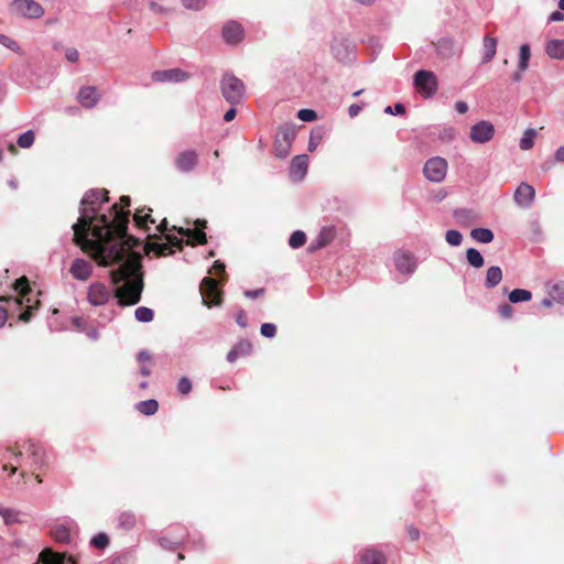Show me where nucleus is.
Returning <instances> with one entry per match:
<instances>
[{"label": "nucleus", "mask_w": 564, "mask_h": 564, "mask_svg": "<svg viewBox=\"0 0 564 564\" xmlns=\"http://www.w3.org/2000/svg\"><path fill=\"white\" fill-rule=\"evenodd\" d=\"M502 280V270L498 265H491L487 269L485 285L487 289H494Z\"/></svg>", "instance_id": "25"}, {"label": "nucleus", "mask_w": 564, "mask_h": 564, "mask_svg": "<svg viewBox=\"0 0 564 564\" xmlns=\"http://www.w3.org/2000/svg\"><path fill=\"white\" fill-rule=\"evenodd\" d=\"M203 303L208 307L219 305L220 296L217 291V281L212 278H204L200 283Z\"/></svg>", "instance_id": "13"}, {"label": "nucleus", "mask_w": 564, "mask_h": 564, "mask_svg": "<svg viewBox=\"0 0 564 564\" xmlns=\"http://www.w3.org/2000/svg\"><path fill=\"white\" fill-rule=\"evenodd\" d=\"M206 221L205 220H196V228H176L175 226L173 229L177 230L178 234L182 236L181 239H177L176 237H172L171 235H166L169 241L175 246H180L181 242L186 239L187 243H205L206 242V234L203 231V227H205Z\"/></svg>", "instance_id": "5"}, {"label": "nucleus", "mask_w": 564, "mask_h": 564, "mask_svg": "<svg viewBox=\"0 0 564 564\" xmlns=\"http://www.w3.org/2000/svg\"><path fill=\"white\" fill-rule=\"evenodd\" d=\"M414 86L424 97H432L436 94L438 84L435 74L431 70L420 69L414 74Z\"/></svg>", "instance_id": "8"}, {"label": "nucleus", "mask_w": 564, "mask_h": 564, "mask_svg": "<svg viewBox=\"0 0 564 564\" xmlns=\"http://www.w3.org/2000/svg\"><path fill=\"white\" fill-rule=\"evenodd\" d=\"M469 135L475 143L489 142L495 135V127L490 121L480 120L470 127Z\"/></svg>", "instance_id": "11"}, {"label": "nucleus", "mask_w": 564, "mask_h": 564, "mask_svg": "<svg viewBox=\"0 0 564 564\" xmlns=\"http://www.w3.org/2000/svg\"><path fill=\"white\" fill-rule=\"evenodd\" d=\"M14 290L19 292V296L14 299L0 297V302H4L17 307L24 306L26 310L20 314L19 319L28 323L31 318V311L35 310L39 304L36 295L32 294L30 286L28 285L26 279L22 278L17 280Z\"/></svg>", "instance_id": "2"}, {"label": "nucleus", "mask_w": 564, "mask_h": 564, "mask_svg": "<svg viewBox=\"0 0 564 564\" xmlns=\"http://www.w3.org/2000/svg\"><path fill=\"white\" fill-rule=\"evenodd\" d=\"M223 40L229 45H237L243 40L245 30L237 21H228L221 30Z\"/></svg>", "instance_id": "14"}, {"label": "nucleus", "mask_w": 564, "mask_h": 564, "mask_svg": "<svg viewBox=\"0 0 564 564\" xmlns=\"http://www.w3.org/2000/svg\"><path fill=\"white\" fill-rule=\"evenodd\" d=\"M10 11L19 17L39 19L44 15V8L34 0H13Z\"/></svg>", "instance_id": "6"}, {"label": "nucleus", "mask_w": 564, "mask_h": 564, "mask_svg": "<svg viewBox=\"0 0 564 564\" xmlns=\"http://www.w3.org/2000/svg\"><path fill=\"white\" fill-rule=\"evenodd\" d=\"M0 517L6 524H14L21 522V513L13 508L0 507Z\"/></svg>", "instance_id": "28"}, {"label": "nucleus", "mask_w": 564, "mask_h": 564, "mask_svg": "<svg viewBox=\"0 0 564 564\" xmlns=\"http://www.w3.org/2000/svg\"><path fill=\"white\" fill-rule=\"evenodd\" d=\"M321 138H322L321 134H318L317 137H315L314 133L311 134V138L308 141V151L310 152H313L317 148Z\"/></svg>", "instance_id": "60"}, {"label": "nucleus", "mask_w": 564, "mask_h": 564, "mask_svg": "<svg viewBox=\"0 0 564 564\" xmlns=\"http://www.w3.org/2000/svg\"><path fill=\"white\" fill-rule=\"evenodd\" d=\"M22 456V452H14L12 448H7L6 449V454L3 455L2 459H9V458H14V460H19V458Z\"/></svg>", "instance_id": "58"}, {"label": "nucleus", "mask_w": 564, "mask_h": 564, "mask_svg": "<svg viewBox=\"0 0 564 564\" xmlns=\"http://www.w3.org/2000/svg\"><path fill=\"white\" fill-rule=\"evenodd\" d=\"M111 296V288L102 282H94L87 289V301L93 306H102L107 304Z\"/></svg>", "instance_id": "9"}, {"label": "nucleus", "mask_w": 564, "mask_h": 564, "mask_svg": "<svg viewBox=\"0 0 564 564\" xmlns=\"http://www.w3.org/2000/svg\"><path fill=\"white\" fill-rule=\"evenodd\" d=\"M86 336L93 340V341H96L99 339V332L97 328L95 327H90V328H87V330L85 332Z\"/></svg>", "instance_id": "61"}, {"label": "nucleus", "mask_w": 564, "mask_h": 564, "mask_svg": "<svg viewBox=\"0 0 564 564\" xmlns=\"http://www.w3.org/2000/svg\"><path fill=\"white\" fill-rule=\"evenodd\" d=\"M438 54L449 57L454 54V42L451 39H442L437 43Z\"/></svg>", "instance_id": "35"}, {"label": "nucleus", "mask_w": 564, "mask_h": 564, "mask_svg": "<svg viewBox=\"0 0 564 564\" xmlns=\"http://www.w3.org/2000/svg\"><path fill=\"white\" fill-rule=\"evenodd\" d=\"M134 223L142 228H148L149 224H154L155 220L152 218L150 213L142 215L141 210H138L133 216Z\"/></svg>", "instance_id": "38"}, {"label": "nucleus", "mask_w": 564, "mask_h": 564, "mask_svg": "<svg viewBox=\"0 0 564 564\" xmlns=\"http://www.w3.org/2000/svg\"><path fill=\"white\" fill-rule=\"evenodd\" d=\"M34 132L28 130L18 138V144L22 149H28L34 143Z\"/></svg>", "instance_id": "42"}, {"label": "nucleus", "mask_w": 564, "mask_h": 564, "mask_svg": "<svg viewBox=\"0 0 564 564\" xmlns=\"http://www.w3.org/2000/svg\"><path fill=\"white\" fill-rule=\"evenodd\" d=\"M531 57V48L529 44H522L519 48V61L518 68L527 70L529 68V62Z\"/></svg>", "instance_id": "31"}, {"label": "nucleus", "mask_w": 564, "mask_h": 564, "mask_svg": "<svg viewBox=\"0 0 564 564\" xmlns=\"http://www.w3.org/2000/svg\"><path fill=\"white\" fill-rule=\"evenodd\" d=\"M529 230L535 241H539L543 236L542 225L539 218L529 221Z\"/></svg>", "instance_id": "41"}, {"label": "nucleus", "mask_w": 564, "mask_h": 564, "mask_svg": "<svg viewBox=\"0 0 564 564\" xmlns=\"http://www.w3.org/2000/svg\"><path fill=\"white\" fill-rule=\"evenodd\" d=\"M55 538L58 541H67L69 539V531L65 527H57L55 530Z\"/></svg>", "instance_id": "55"}, {"label": "nucleus", "mask_w": 564, "mask_h": 564, "mask_svg": "<svg viewBox=\"0 0 564 564\" xmlns=\"http://www.w3.org/2000/svg\"><path fill=\"white\" fill-rule=\"evenodd\" d=\"M445 240L449 246L458 247L463 241V235L456 229H449L445 234Z\"/></svg>", "instance_id": "40"}, {"label": "nucleus", "mask_w": 564, "mask_h": 564, "mask_svg": "<svg viewBox=\"0 0 564 564\" xmlns=\"http://www.w3.org/2000/svg\"><path fill=\"white\" fill-rule=\"evenodd\" d=\"M531 297V292L524 289H514L509 293V301L511 303L528 302Z\"/></svg>", "instance_id": "34"}, {"label": "nucleus", "mask_w": 564, "mask_h": 564, "mask_svg": "<svg viewBox=\"0 0 564 564\" xmlns=\"http://www.w3.org/2000/svg\"><path fill=\"white\" fill-rule=\"evenodd\" d=\"M384 112L390 115H402L405 112V107L403 104L397 102L393 106H387L384 108Z\"/></svg>", "instance_id": "51"}, {"label": "nucleus", "mask_w": 564, "mask_h": 564, "mask_svg": "<svg viewBox=\"0 0 564 564\" xmlns=\"http://www.w3.org/2000/svg\"><path fill=\"white\" fill-rule=\"evenodd\" d=\"M108 202L106 189H90L80 200L78 220L73 224L74 241L88 252L99 265L119 264L112 271L115 283L123 282L116 296L121 305H134L141 299L143 281L140 261L127 236L128 213L113 204L108 213L102 205Z\"/></svg>", "instance_id": "1"}, {"label": "nucleus", "mask_w": 564, "mask_h": 564, "mask_svg": "<svg viewBox=\"0 0 564 564\" xmlns=\"http://www.w3.org/2000/svg\"><path fill=\"white\" fill-rule=\"evenodd\" d=\"M545 52L553 59H564V40L549 41L545 44Z\"/></svg>", "instance_id": "24"}, {"label": "nucleus", "mask_w": 564, "mask_h": 564, "mask_svg": "<svg viewBox=\"0 0 564 564\" xmlns=\"http://www.w3.org/2000/svg\"><path fill=\"white\" fill-rule=\"evenodd\" d=\"M198 163V155L194 150L181 152L175 159V166L180 172L189 173Z\"/></svg>", "instance_id": "17"}, {"label": "nucleus", "mask_w": 564, "mask_h": 564, "mask_svg": "<svg viewBox=\"0 0 564 564\" xmlns=\"http://www.w3.org/2000/svg\"><path fill=\"white\" fill-rule=\"evenodd\" d=\"M550 296L557 303L564 305V282L556 283L551 288Z\"/></svg>", "instance_id": "39"}, {"label": "nucleus", "mask_w": 564, "mask_h": 564, "mask_svg": "<svg viewBox=\"0 0 564 564\" xmlns=\"http://www.w3.org/2000/svg\"><path fill=\"white\" fill-rule=\"evenodd\" d=\"M360 110H361V107H360L359 105H357V104H352V105H350V106H349V108H348V113H349V116H350L351 118H354V117L358 116V113L360 112Z\"/></svg>", "instance_id": "64"}, {"label": "nucleus", "mask_w": 564, "mask_h": 564, "mask_svg": "<svg viewBox=\"0 0 564 564\" xmlns=\"http://www.w3.org/2000/svg\"><path fill=\"white\" fill-rule=\"evenodd\" d=\"M456 138V130L455 128L448 126L444 127L440 130L438 139L442 142L449 143Z\"/></svg>", "instance_id": "43"}, {"label": "nucleus", "mask_w": 564, "mask_h": 564, "mask_svg": "<svg viewBox=\"0 0 564 564\" xmlns=\"http://www.w3.org/2000/svg\"><path fill=\"white\" fill-rule=\"evenodd\" d=\"M470 237L480 243H489L494 240V232L488 228H475L470 231Z\"/></svg>", "instance_id": "27"}, {"label": "nucleus", "mask_w": 564, "mask_h": 564, "mask_svg": "<svg viewBox=\"0 0 564 564\" xmlns=\"http://www.w3.org/2000/svg\"><path fill=\"white\" fill-rule=\"evenodd\" d=\"M134 317L140 323H149L153 319L154 313L149 307L140 306L134 311Z\"/></svg>", "instance_id": "36"}, {"label": "nucleus", "mask_w": 564, "mask_h": 564, "mask_svg": "<svg viewBox=\"0 0 564 564\" xmlns=\"http://www.w3.org/2000/svg\"><path fill=\"white\" fill-rule=\"evenodd\" d=\"M349 43L347 41L335 42L332 45L333 55L338 61H345L349 57Z\"/></svg>", "instance_id": "29"}, {"label": "nucleus", "mask_w": 564, "mask_h": 564, "mask_svg": "<svg viewBox=\"0 0 564 564\" xmlns=\"http://www.w3.org/2000/svg\"><path fill=\"white\" fill-rule=\"evenodd\" d=\"M555 162H564V144L561 145L554 153Z\"/></svg>", "instance_id": "63"}, {"label": "nucleus", "mask_w": 564, "mask_h": 564, "mask_svg": "<svg viewBox=\"0 0 564 564\" xmlns=\"http://www.w3.org/2000/svg\"><path fill=\"white\" fill-rule=\"evenodd\" d=\"M159 0H151L149 3L150 10L154 12L155 14H165L169 12V10L158 3Z\"/></svg>", "instance_id": "53"}, {"label": "nucleus", "mask_w": 564, "mask_h": 564, "mask_svg": "<svg viewBox=\"0 0 564 564\" xmlns=\"http://www.w3.org/2000/svg\"><path fill=\"white\" fill-rule=\"evenodd\" d=\"M316 112L312 109H301L297 112V118L302 121L310 122L316 119Z\"/></svg>", "instance_id": "50"}, {"label": "nucleus", "mask_w": 564, "mask_h": 564, "mask_svg": "<svg viewBox=\"0 0 564 564\" xmlns=\"http://www.w3.org/2000/svg\"><path fill=\"white\" fill-rule=\"evenodd\" d=\"M234 348L240 356L249 355L252 351V345L249 340H240Z\"/></svg>", "instance_id": "47"}, {"label": "nucleus", "mask_w": 564, "mask_h": 564, "mask_svg": "<svg viewBox=\"0 0 564 564\" xmlns=\"http://www.w3.org/2000/svg\"><path fill=\"white\" fill-rule=\"evenodd\" d=\"M295 135L296 128L293 123L280 126L274 139V154L276 158L285 159L290 154Z\"/></svg>", "instance_id": "4"}, {"label": "nucleus", "mask_w": 564, "mask_h": 564, "mask_svg": "<svg viewBox=\"0 0 564 564\" xmlns=\"http://www.w3.org/2000/svg\"><path fill=\"white\" fill-rule=\"evenodd\" d=\"M359 563L360 564H386L387 560L384 555L375 550V549H366L359 554Z\"/></svg>", "instance_id": "23"}, {"label": "nucleus", "mask_w": 564, "mask_h": 564, "mask_svg": "<svg viewBox=\"0 0 564 564\" xmlns=\"http://www.w3.org/2000/svg\"><path fill=\"white\" fill-rule=\"evenodd\" d=\"M535 130L533 128H528L524 132L522 138L520 139L519 147L523 151H528L533 148L534 145V137H535Z\"/></svg>", "instance_id": "33"}, {"label": "nucleus", "mask_w": 564, "mask_h": 564, "mask_svg": "<svg viewBox=\"0 0 564 564\" xmlns=\"http://www.w3.org/2000/svg\"><path fill=\"white\" fill-rule=\"evenodd\" d=\"M188 78L189 75L181 68L156 70L152 74V79L158 83H182Z\"/></svg>", "instance_id": "16"}, {"label": "nucleus", "mask_w": 564, "mask_h": 564, "mask_svg": "<svg viewBox=\"0 0 564 564\" xmlns=\"http://www.w3.org/2000/svg\"><path fill=\"white\" fill-rule=\"evenodd\" d=\"M393 262L399 273L412 275L417 267L415 257L406 251L398 250L393 254Z\"/></svg>", "instance_id": "10"}, {"label": "nucleus", "mask_w": 564, "mask_h": 564, "mask_svg": "<svg viewBox=\"0 0 564 564\" xmlns=\"http://www.w3.org/2000/svg\"><path fill=\"white\" fill-rule=\"evenodd\" d=\"M332 239H333V229L328 228V227H324L319 231V234L317 235L315 240L312 242L310 249L311 250H316V249L323 248L327 243H329Z\"/></svg>", "instance_id": "26"}, {"label": "nucleus", "mask_w": 564, "mask_h": 564, "mask_svg": "<svg viewBox=\"0 0 564 564\" xmlns=\"http://www.w3.org/2000/svg\"><path fill=\"white\" fill-rule=\"evenodd\" d=\"M159 409V403L154 399H149L145 401H140L137 404V410L141 412L144 415H152L154 414Z\"/></svg>", "instance_id": "32"}, {"label": "nucleus", "mask_w": 564, "mask_h": 564, "mask_svg": "<svg viewBox=\"0 0 564 564\" xmlns=\"http://www.w3.org/2000/svg\"><path fill=\"white\" fill-rule=\"evenodd\" d=\"M181 542H173V541H170L167 538H160L159 539V544L164 547V549H167V550H172L175 545H178Z\"/></svg>", "instance_id": "57"}, {"label": "nucleus", "mask_w": 564, "mask_h": 564, "mask_svg": "<svg viewBox=\"0 0 564 564\" xmlns=\"http://www.w3.org/2000/svg\"><path fill=\"white\" fill-rule=\"evenodd\" d=\"M260 333L263 337L273 338L276 334V327L272 323H263L261 325Z\"/></svg>", "instance_id": "48"}, {"label": "nucleus", "mask_w": 564, "mask_h": 564, "mask_svg": "<svg viewBox=\"0 0 564 564\" xmlns=\"http://www.w3.org/2000/svg\"><path fill=\"white\" fill-rule=\"evenodd\" d=\"M549 22H560L564 20V13L561 11H554L549 15Z\"/></svg>", "instance_id": "62"}, {"label": "nucleus", "mask_w": 564, "mask_h": 564, "mask_svg": "<svg viewBox=\"0 0 564 564\" xmlns=\"http://www.w3.org/2000/svg\"><path fill=\"white\" fill-rule=\"evenodd\" d=\"M514 203L523 209L530 208L535 199V189L532 185L521 182L513 194Z\"/></svg>", "instance_id": "12"}, {"label": "nucleus", "mask_w": 564, "mask_h": 564, "mask_svg": "<svg viewBox=\"0 0 564 564\" xmlns=\"http://www.w3.org/2000/svg\"><path fill=\"white\" fill-rule=\"evenodd\" d=\"M466 259L468 264L475 269L481 268L485 263L482 254L475 248L467 249Z\"/></svg>", "instance_id": "30"}, {"label": "nucleus", "mask_w": 564, "mask_h": 564, "mask_svg": "<svg viewBox=\"0 0 564 564\" xmlns=\"http://www.w3.org/2000/svg\"><path fill=\"white\" fill-rule=\"evenodd\" d=\"M177 390L181 394H187L192 390V382L188 378L182 377L177 383Z\"/></svg>", "instance_id": "49"}, {"label": "nucleus", "mask_w": 564, "mask_h": 564, "mask_svg": "<svg viewBox=\"0 0 564 564\" xmlns=\"http://www.w3.org/2000/svg\"><path fill=\"white\" fill-rule=\"evenodd\" d=\"M23 448L25 453L31 457L33 465L36 467H43L46 463V454L42 446L33 441H28Z\"/></svg>", "instance_id": "20"}, {"label": "nucleus", "mask_w": 564, "mask_h": 564, "mask_svg": "<svg viewBox=\"0 0 564 564\" xmlns=\"http://www.w3.org/2000/svg\"><path fill=\"white\" fill-rule=\"evenodd\" d=\"M236 322L237 324L241 327V328H246L247 327V316H246V313L245 311H239L236 315Z\"/></svg>", "instance_id": "59"}, {"label": "nucleus", "mask_w": 564, "mask_h": 564, "mask_svg": "<svg viewBox=\"0 0 564 564\" xmlns=\"http://www.w3.org/2000/svg\"><path fill=\"white\" fill-rule=\"evenodd\" d=\"M447 161L441 156H434L426 161L423 173L426 180L433 183H441L447 174Z\"/></svg>", "instance_id": "7"}, {"label": "nucleus", "mask_w": 564, "mask_h": 564, "mask_svg": "<svg viewBox=\"0 0 564 564\" xmlns=\"http://www.w3.org/2000/svg\"><path fill=\"white\" fill-rule=\"evenodd\" d=\"M182 6L191 11H200L206 7L207 0H181Z\"/></svg>", "instance_id": "44"}, {"label": "nucleus", "mask_w": 564, "mask_h": 564, "mask_svg": "<svg viewBox=\"0 0 564 564\" xmlns=\"http://www.w3.org/2000/svg\"><path fill=\"white\" fill-rule=\"evenodd\" d=\"M0 44L13 52L20 51L18 42L6 34H0Z\"/></svg>", "instance_id": "46"}, {"label": "nucleus", "mask_w": 564, "mask_h": 564, "mask_svg": "<svg viewBox=\"0 0 564 564\" xmlns=\"http://www.w3.org/2000/svg\"><path fill=\"white\" fill-rule=\"evenodd\" d=\"M139 522L140 521L135 513L130 510L120 512L117 518V525L123 531H131L138 525Z\"/></svg>", "instance_id": "22"}, {"label": "nucleus", "mask_w": 564, "mask_h": 564, "mask_svg": "<svg viewBox=\"0 0 564 564\" xmlns=\"http://www.w3.org/2000/svg\"><path fill=\"white\" fill-rule=\"evenodd\" d=\"M308 156L300 154L292 159L290 165V175L294 181H301L307 173Z\"/></svg>", "instance_id": "18"}, {"label": "nucleus", "mask_w": 564, "mask_h": 564, "mask_svg": "<svg viewBox=\"0 0 564 564\" xmlns=\"http://www.w3.org/2000/svg\"><path fill=\"white\" fill-rule=\"evenodd\" d=\"M72 324L76 328L77 332L85 333L87 330L86 322L83 317L75 316L72 318Z\"/></svg>", "instance_id": "52"}, {"label": "nucleus", "mask_w": 564, "mask_h": 564, "mask_svg": "<svg viewBox=\"0 0 564 564\" xmlns=\"http://www.w3.org/2000/svg\"><path fill=\"white\" fill-rule=\"evenodd\" d=\"M69 273L75 280L86 282L93 275V264L83 258H76L70 263Z\"/></svg>", "instance_id": "15"}, {"label": "nucleus", "mask_w": 564, "mask_h": 564, "mask_svg": "<svg viewBox=\"0 0 564 564\" xmlns=\"http://www.w3.org/2000/svg\"><path fill=\"white\" fill-rule=\"evenodd\" d=\"M306 241V235L302 230H295L289 238V246L292 249H299Z\"/></svg>", "instance_id": "37"}, {"label": "nucleus", "mask_w": 564, "mask_h": 564, "mask_svg": "<svg viewBox=\"0 0 564 564\" xmlns=\"http://www.w3.org/2000/svg\"><path fill=\"white\" fill-rule=\"evenodd\" d=\"M498 40L494 36L485 35L482 39L481 63L487 64L494 59L497 53Z\"/></svg>", "instance_id": "21"}, {"label": "nucleus", "mask_w": 564, "mask_h": 564, "mask_svg": "<svg viewBox=\"0 0 564 564\" xmlns=\"http://www.w3.org/2000/svg\"><path fill=\"white\" fill-rule=\"evenodd\" d=\"M498 311H499L500 316L505 319L512 317L513 308L509 304L500 305Z\"/></svg>", "instance_id": "54"}, {"label": "nucleus", "mask_w": 564, "mask_h": 564, "mask_svg": "<svg viewBox=\"0 0 564 564\" xmlns=\"http://www.w3.org/2000/svg\"><path fill=\"white\" fill-rule=\"evenodd\" d=\"M65 57L68 62H77L78 61V57H79V54H78V51L76 48H67L66 52H65Z\"/></svg>", "instance_id": "56"}, {"label": "nucleus", "mask_w": 564, "mask_h": 564, "mask_svg": "<svg viewBox=\"0 0 564 564\" xmlns=\"http://www.w3.org/2000/svg\"><path fill=\"white\" fill-rule=\"evenodd\" d=\"M109 544V538L106 533H98L90 540V545L97 549H105Z\"/></svg>", "instance_id": "45"}, {"label": "nucleus", "mask_w": 564, "mask_h": 564, "mask_svg": "<svg viewBox=\"0 0 564 564\" xmlns=\"http://www.w3.org/2000/svg\"><path fill=\"white\" fill-rule=\"evenodd\" d=\"M77 99L83 107L91 109L97 105L99 95L95 86H85L79 89Z\"/></svg>", "instance_id": "19"}, {"label": "nucleus", "mask_w": 564, "mask_h": 564, "mask_svg": "<svg viewBox=\"0 0 564 564\" xmlns=\"http://www.w3.org/2000/svg\"><path fill=\"white\" fill-rule=\"evenodd\" d=\"M220 91L224 99L235 106L242 100L246 87L241 79L231 73H226L220 79Z\"/></svg>", "instance_id": "3"}]
</instances>
